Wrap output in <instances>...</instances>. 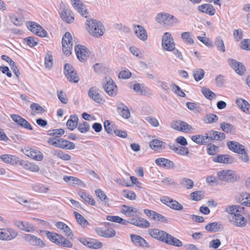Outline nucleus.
<instances>
[{
    "instance_id": "64",
    "label": "nucleus",
    "mask_w": 250,
    "mask_h": 250,
    "mask_svg": "<svg viewBox=\"0 0 250 250\" xmlns=\"http://www.w3.org/2000/svg\"><path fill=\"white\" fill-rule=\"evenodd\" d=\"M90 128L89 124L86 122L83 121L78 125V129L82 133L87 132Z\"/></svg>"
},
{
    "instance_id": "61",
    "label": "nucleus",
    "mask_w": 250,
    "mask_h": 250,
    "mask_svg": "<svg viewBox=\"0 0 250 250\" xmlns=\"http://www.w3.org/2000/svg\"><path fill=\"white\" fill-rule=\"evenodd\" d=\"M75 9L83 16L86 17L87 16V9L85 6L81 2L74 7Z\"/></svg>"
},
{
    "instance_id": "1",
    "label": "nucleus",
    "mask_w": 250,
    "mask_h": 250,
    "mask_svg": "<svg viewBox=\"0 0 250 250\" xmlns=\"http://www.w3.org/2000/svg\"><path fill=\"white\" fill-rule=\"evenodd\" d=\"M148 232L152 237L166 244L178 247L183 245L182 241L164 231L158 229H149Z\"/></svg>"
},
{
    "instance_id": "2",
    "label": "nucleus",
    "mask_w": 250,
    "mask_h": 250,
    "mask_svg": "<svg viewBox=\"0 0 250 250\" xmlns=\"http://www.w3.org/2000/svg\"><path fill=\"white\" fill-rule=\"evenodd\" d=\"M87 31L94 37L99 38L104 33L105 29L102 23L96 20H90L87 21Z\"/></svg>"
},
{
    "instance_id": "28",
    "label": "nucleus",
    "mask_w": 250,
    "mask_h": 250,
    "mask_svg": "<svg viewBox=\"0 0 250 250\" xmlns=\"http://www.w3.org/2000/svg\"><path fill=\"white\" fill-rule=\"evenodd\" d=\"M88 95L89 98L97 103L100 104L103 101L102 95L100 94L98 88L96 87L90 88Z\"/></svg>"
},
{
    "instance_id": "12",
    "label": "nucleus",
    "mask_w": 250,
    "mask_h": 250,
    "mask_svg": "<svg viewBox=\"0 0 250 250\" xmlns=\"http://www.w3.org/2000/svg\"><path fill=\"white\" fill-rule=\"evenodd\" d=\"M171 127L175 130L184 132H188L193 130L191 125L186 122L181 121L173 122L171 124Z\"/></svg>"
},
{
    "instance_id": "4",
    "label": "nucleus",
    "mask_w": 250,
    "mask_h": 250,
    "mask_svg": "<svg viewBox=\"0 0 250 250\" xmlns=\"http://www.w3.org/2000/svg\"><path fill=\"white\" fill-rule=\"evenodd\" d=\"M155 20L158 23L166 26H173L180 22V21L174 16L164 12L158 13Z\"/></svg>"
},
{
    "instance_id": "46",
    "label": "nucleus",
    "mask_w": 250,
    "mask_h": 250,
    "mask_svg": "<svg viewBox=\"0 0 250 250\" xmlns=\"http://www.w3.org/2000/svg\"><path fill=\"white\" fill-rule=\"evenodd\" d=\"M32 115L35 116L37 114H42L45 112V109L38 104L32 103L30 105Z\"/></svg>"
},
{
    "instance_id": "57",
    "label": "nucleus",
    "mask_w": 250,
    "mask_h": 250,
    "mask_svg": "<svg viewBox=\"0 0 250 250\" xmlns=\"http://www.w3.org/2000/svg\"><path fill=\"white\" fill-rule=\"evenodd\" d=\"M180 184L187 189H191L193 187V181L188 178H183L180 180Z\"/></svg>"
},
{
    "instance_id": "41",
    "label": "nucleus",
    "mask_w": 250,
    "mask_h": 250,
    "mask_svg": "<svg viewBox=\"0 0 250 250\" xmlns=\"http://www.w3.org/2000/svg\"><path fill=\"white\" fill-rule=\"evenodd\" d=\"M244 209V208L239 205H229L225 208V211L234 216L236 213L243 212Z\"/></svg>"
},
{
    "instance_id": "29",
    "label": "nucleus",
    "mask_w": 250,
    "mask_h": 250,
    "mask_svg": "<svg viewBox=\"0 0 250 250\" xmlns=\"http://www.w3.org/2000/svg\"><path fill=\"white\" fill-rule=\"evenodd\" d=\"M150 147L153 150L160 152L166 147V143L158 139H153L149 143Z\"/></svg>"
},
{
    "instance_id": "36",
    "label": "nucleus",
    "mask_w": 250,
    "mask_h": 250,
    "mask_svg": "<svg viewBox=\"0 0 250 250\" xmlns=\"http://www.w3.org/2000/svg\"><path fill=\"white\" fill-rule=\"evenodd\" d=\"M130 223L133 225L143 228H147L150 227V223L146 219L137 217L131 219Z\"/></svg>"
},
{
    "instance_id": "26",
    "label": "nucleus",
    "mask_w": 250,
    "mask_h": 250,
    "mask_svg": "<svg viewBox=\"0 0 250 250\" xmlns=\"http://www.w3.org/2000/svg\"><path fill=\"white\" fill-rule=\"evenodd\" d=\"M133 29L136 36L141 40L145 41L147 39V34L146 30L142 26L134 25Z\"/></svg>"
},
{
    "instance_id": "5",
    "label": "nucleus",
    "mask_w": 250,
    "mask_h": 250,
    "mask_svg": "<svg viewBox=\"0 0 250 250\" xmlns=\"http://www.w3.org/2000/svg\"><path fill=\"white\" fill-rule=\"evenodd\" d=\"M175 47V43L169 32L165 33L162 38V47L164 51L171 52Z\"/></svg>"
},
{
    "instance_id": "6",
    "label": "nucleus",
    "mask_w": 250,
    "mask_h": 250,
    "mask_svg": "<svg viewBox=\"0 0 250 250\" xmlns=\"http://www.w3.org/2000/svg\"><path fill=\"white\" fill-rule=\"evenodd\" d=\"M23 239L26 243L33 247L43 248L46 246L45 242L42 239L30 233L24 234Z\"/></svg>"
},
{
    "instance_id": "31",
    "label": "nucleus",
    "mask_w": 250,
    "mask_h": 250,
    "mask_svg": "<svg viewBox=\"0 0 250 250\" xmlns=\"http://www.w3.org/2000/svg\"><path fill=\"white\" fill-rule=\"evenodd\" d=\"M237 202L241 205L250 207V193L248 192H242L237 195L236 198Z\"/></svg>"
},
{
    "instance_id": "27",
    "label": "nucleus",
    "mask_w": 250,
    "mask_h": 250,
    "mask_svg": "<svg viewBox=\"0 0 250 250\" xmlns=\"http://www.w3.org/2000/svg\"><path fill=\"white\" fill-rule=\"evenodd\" d=\"M24 153L27 156L36 161H42L43 158L41 152L32 148L25 149Z\"/></svg>"
},
{
    "instance_id": "53",
    "label": "nucleus",
    "mask_w": 250,
    "mask_h": 250,
    "mask_svg": "<svg viewBox=\"0 0 250 250\" xmlns=\"http://www.w3.org/2000/svg\"><path fill=\"white\" fill-rule=\"evenodd\" d=\"M220 127L223 131L227 133H234L235 131L234 126L229 123L223 122L221 124Z\"/></svg>"
},
{
    "instance_id": "3",
    "label": "nucleus",
    "mask_w": 250,
    "mask_h": 250,
    "mask_svg": "<svg viewBox=\"0 0 250 250\" xmlns=\"http://www.w3.org/2000/svg\"><path fill=\"white\" fill-rule=\"evenodd\" d=\"M45 232L47 238L52 243L63 247H72V243L63 236L54 232L49 231Z\"/></svg>"
},
{
    "instance_id": "55",
    "label": "nucleus",
    "mask_w": 250,
    "mask_h": 250,
    "mask_svg": "<svg viewBox=\"0 0 250 250\" xmlns=\"http://www.w3.org/2000/svg\"><path fill=\"white\" fill-rule=\"evenodd\" d=\"M34 191L41 193H46L49 190L48 187H45L44 185L40 184H36L32 187Z\"/></svg>"
},
{
    "instance_id": "50",
    "label": "nucleus",
    "mask_w": 250,
    "mask_h": 250,
    "mask_svg": "<svg viewBox=\"0 0 250 250\" xmlns=\"http://www.w3.org/2000/svg\"><path fill=\"white\" fill-rule=\"evenodd\" d=\"M74 214L78 223L83 227L89 226L88 222L81 214L76 211H74Z\"/></svg>"
},
{
    "instance_id": "59",
    "label": "nucleus",
    "mask_w": 250,
    "mask_h": 250,
    "mask_svg": "<svg viewBox=\"0 0 250 250\" xmlns=\"http://www.w3.org/2000/svg\"><path fill=\"white\" fill-rule=\"evenodd\" d=\"M215 44L217 49L222 52L225 51V46L223 41L220 37H217L215 41Z\"/></svg>"
},
{
    "instance_id": "23",
    "label": "nucleus",
    "mask_w": 250,
    "mask_h": 250,
    "mask_svg": "<svg viewBox=\"0 0 250 250\" xmlns=\"http://www.w3.org/2000/svg\"><path fill=\"white\" fill-rule=\"evenodd\" d=\"M206 135L208 136V143L214 140H222L225 138L224 133L213 130L208 131Z\"/></svg>"
},
{
    "instance_id": "38",
    "label": "nucleus",
    "mask_w": 250,
    "mask_h": 250,
    "mask_svg": "<svg viewBox=\"0 0 250 250\" xmlns=\"http://www.w3.org/2000/svg\"><path fill=\"white\" fill-rule=\"evenodd\" d=\"M198 10L209 15H214L215 13V9L213 6L209 4H204L198 6Z\"/></svg>"
},
{
    "instance_id": "49",
    "label": "nucleus",
    "mask_w": 250,
    "mask_h": 250,
    "mask_svg": "<svg viewBox=\"0 0 250 250\" xmlns=\"http://www.w3.org/2000/svg\"><path fill=\"white\" fill-rule=\"evenodd\" d=\"M181 38L188 44H193L194 42L192 35L190 32H184L181 34Z\"/></svg>"
},
{
    "instance_id": "14",
    "label": "nucleus",
    "mask_w": 250,
    "mask_h": 250,
    "mask_svg": "<svg viewBox=\"0 0 250 250\" xmlns=\"http://www.w3.org/2000/svg\"><path fill=\"white\" fill-rule=\"evenodd\" d=\"M18 235V232L13 229L10 228L1 229V240L10 241L15 239Z\"/></svg>"
},
{
    "instance_id": "18",
    "label": "nucleus",
    "mask_w": 250,
    "mask_h": 250,
    "mask_svg": "<svg viewBox=\"0 0 250 250\" xmlns=\"http://www.w3.org/2000/svg\"><path fill=\"white\" fill-rule=\"evenodd\" d=\"M228 62L236 73L240 75L244 74L246 70L245 67L241 62L232 59H229Z\"/></svg>"
},
{
    "instance_id": "60",
    "label": "nucleus",
    "mask_w": 250,
    "mask_h": 250,
    "mask_svg": "<svg viewBox=\"0 0 250 250\" xmlns=\"http://www.w3.org/2000/svg\"><path fill=\"white\" fill-rule=\"evenodd\" d=\"M63 179L69 184H79L82 182L79 179L73 176H64Z\"/></svg>"
},
{
    "instance_id": "52",
    "label": "nucleus",
    "mask_w": 250,
    "mask_h": 250,
    "mask_svg": "<svg viewBox=\"0 0 250 250\" xmlns=\"http://www.w3.org/2000/svg\"><path fill=\"white\" fill-rule=\"evenodd\" d=\"M95 194L97 196V198L102 202L104 204H106L108 203L109 199L105 194L104 191L102 189L99 188L95 190Z\"/></svg>"
},
{
    "instance_id": "48",
    "label": "nucleus",
    "mask_w": 250,
    "mask_h": 250,
    "mask_svg": "<svg viewBox=\"0 0 250 250\" xmlns=\"http://www.w3.org/2000/svg\"><path fill=\"white\" fill-rule=\"evenodd\" d=\"M108 221L118 223L122 225H126L129 222L118 216L108 215L106 217Z\"/></svg>"
},
{
    "instance_id": "35",
    "label": "nucleus",
    "mask_w": 250,
    "mask_h": 250,
    "mask_svg": "<svg viewBox=\"0 0 250 250\" xmlns=\"http://www.w3.org/2000/svg\"><path fill=\"white\" fill-rule=\"evenodd\" d=\"M0 159L4 163L12 165L19 164L20 160L14 155L9 154H4L0 156Z\"/></svg>"
},
{
    "instance_id": "8",
    "label": "nucleus",
    "mask_w": 250,
    "mask_h": 250,
    "mask_svg": "<svg viewBox=\"0 0 250 250\" xmlns=\"http://www.w3.org/2000/svg\"><path fill=\"white\" fill-rule=\"evenodd\" d=\"M72 40L71 35L69 32H66L62 37V52L66 55H69L71 54L73 46Z\"/></svg>"
},
{
    "instance_id": "56",
    "label": "nucleus",
    "mask_w": 250,
    "mask_h": 250,
    "mask_svg": "<svg viewBox=\"0 0 250 250\" xmlns=\"http://www.w3.org/2000/svg\"><path fill=\"white\" fill-rule=\"evenodd\" d=\"M193 75L195 80L198 82L204 77L205 71L202 68H197L193 71Z\"/></svg>"
},
{
    "instance_id": "34",
    "label": "nucleus",
    "mask_w": 250,
    "mask_h": 250,
    "mask_svg": "<svg viewBox=\"0 0 250 250\" xmlns=\"http://www.w3.org/2000/svg\"><path fill=\"white\" fill-rule=\"evenodd\" d=\"M57 147L71 150L75 148V145L74 143L67 140L63 138H59Z\"/></svg>"
},
{
    "instance_id": "58",
    "label": "nucleus",
    "mask_w": 250,
    "mask_h": 250,
    "mask_svg": "<svg viewBox=\"0 0 250 250\" xmlns=\"http://www.w3.org/2000/svg\"><path fill=\"white\" fill-rule=\"evenodd\" d=\"M54 154L58 158L64 161H69L71 159V157L70 155L63 152L61 150L55 151Z\"/></svg>"
},
{
    "instance_id": "63",
    "label": "nucleus",
    "mask_w": 250,
    "mask_h": 250,
    "mask_svg": "<svg viewBox=\"0 0 250 250\" xmlns=\"http://www.w3.org/2000/svg\"><path fill=\"white\" fill-rule=\"evenodd\" d=\"M122 195L124 197L130 200H134L136 199L135 193L133 191L128 189L123 190Z\"/></svg>"
},
{
    "instance_id": "13",
    "label": "nucleus",
    "mask_w": 250,
    "mask_h": 250,
    "mask_svg": "<svg viewBox=\"0 0 250 250\" xmlns=\"http://www.w3.org/2000/svg\"><path fill=\"white\" fill-rule=\"evenodd\" d=\"M75 51L78 59L82 62L86 60L90 55L89 50L83 45H76Z\"/></svg>"
},
{
    "instance_id": "21",
    "label": "nucleus",
    "mask_w": 250,
    "mask_h": 250,
    "mask_svg": "<svg viewBox=\"0 0 250 250\" xmlns=\"http://www.w3.org/2000/svg\"><path fill=\"white\" fill-rule=\"evenodd\" d=\"M243 212H238L232 217L231 221L233 225L238 227H244L247 223V219L243 216Z\"/></svg>"
},
{
    "instance_id": "32",
    "label": "nucleus",
    "mask_w": 250,
    "mask_h": 250,
    "mask_svg": "<svg viewBox=\"0 0 250 250\" xmlns=\"http://www.w3.org/2000/svg\"><path fill=\"white\" fill-rule=\"evenodd\" d=\"M227 146L232 151L239 154L245 149V146L240 143L235 141H229L227 143Z\"/></svg>"
},
{
    "instance_id": "24",
    "label": "nucleus",
    "mask_w": 250,
    "mask_h": 250,
    "mask_svg": "<svg viewBox=\"0 0 250 250\" xmlns=\"http://www.w3.org/2000/svg\"><path fill=\"white\" fill-rule=\"evenodd\" d=\"M144 212L150 219L155 221L166 222L167 221L165 217L153 210L145 209Z\"/></svg>"
},
{
    "instance_id": "11",
    "label": "nucleus",
    "mask_w": 250,
    "mask_h": 250,
    "mask_svg": "<svg viewBox=\"0 0 250 250\" xmlns=\"http://www.w3.org/2000/svg\"><path fill=\"white\" fill-rule=\"evenodd\" d=\"M15 225L20 229L29 233H33L36 230L35 226L27 221L16 220Z\"/></svg>"
},
{
    "instance_id": "33",
    "label": "nucleus",
    "mask_w": 250,
    "mask_h": 250,
    "mask_svg": "<svg viewBox=\"0 0 250 250\" xmlns=\"http://www.w3.org/2000/svg\"><path fill=\"white\" fill-rule=\"evenodd\" d=\"M118 112L125 119H128L130 113L128 107L122 103H118L116 105Z\"/></svg>"
},
{
    "instance_id": "9",
    "label": "nucleus",
    "mask_w": 250,
    "mask_h": 250,
    "mask_svg": "<svg viewBox=\"0 0 250 250\" xmlns=\"http://www.w3.org/2000/svg\"><path fill=\"white\" fill-rule=\"evenodd\" d=\"M26 24L28 29L32 33L42 37L47 36V32L37 23L29 21L27 22Z\"/></svg>"
},
{
    "instance_id": "44",
    "label": "nucleus",
    "mask_w": 250,
    "mask_h": 250,
    "mask_svg": "<svg viewBox=\"0 0 250 250\" xmlns=\"http://www.w3.org/2000/svg\"><path fill=\"white\" fill-rule=\"evenodd\" d=\"M170 148L179 155L185 156L187 155L189 153V150L187 147L173 145Z\"/></svg>"
},
{
    "instance_id": "22",
    "label": "nucleus",
    "mask_w": 250,
    "mask_h": 250,
    "mask_svg": "<svg viewBox=\"0 0 250 250\" xmlns=\"http://www.w3.org/2000/svg\"><path fill=\"white\" fill-rule=\"evenodd\" d=\"M11 119L16 123L18 125L26 129L32 130V127L30 124L24 119L17 114H11Z\"/></svg>"
},
{
    "instance_id": "40",
    "label": "nucleus",
    "mask_w": 250,
    "mask_h": 250,
    "mask_svg": "<svg viewBox=\"0 0 250 250\" xmlns=\"http://www.w3.org/2000/svg\"><path fill=\"white\" fill-rule=\"evenodd\" d=\"M60 16L62 20L67 23L72 22L74 20L72 11L68 9L64 8L60 13Z\"/></svg>"
},
{
    "instance_id": "39",
    "label": "nucleus",
    "mask_w": 250,
    "mask_h": 250,
    "mask_svg": "<svg viewBox=\"0 0 250 250\" xmlns=\"http://www.w3.org/2000/svg\"><path fill=\"white\" fill-rule=\"evenodd\" d=\"M213 161L215 162L224 163V164H231L234 161V159L232 157L229 155H219L213 158Z\"/></svg>"
},
{
    "instance_id": "42",
    "label": "nucleus",
    "mask_w": 250,
    "mask_h": 250,
    "mask_svg": "<svg viewBox=\"0 0 250 250\" xmlns=\"http://www.w3.org/2000/svg\"><path fill=\"white\" fill-rule=\"evenodd\" d=\"M236 104L246 113H250V104L247 101L239 98L236 100Z\"/></svg>"
},
{
    "instance_id": "20",
    "label": "nucleus",
    "mask_w": 250,
    "mask_h": 250,
    "mask_svg": "<svg viewBox=\"0 0 250 250\" xmlns=\"http://www.w3.org/2000/svg\"><path fill=\"white\" fill-rule=\"evenodd\" d=\"M155 162L157 166L166 169H174L176 167L173 161L165 158H157L155 160Z\"/></svg>"
},
{
    "instance_id": "37",
    "label": "nucleus",
    "mask_w": 250,
    "mask_h": 250,
    "mask_svg": "<svg viewBox=\"0 0 250 250\" xmlns=\"http://www.w3.org/2000/svg\"><path fill=\"white\" fill-rule=\"evenodd\" d=\"M121 211L128 217H133L138 213L137 209L126 205H123L121 207Z\"/></svg>"
},
{
    "instance_id": "16",
    "label": "nucleus",
    "mask_w": 250,
    "mask_h": 250,
    "mask_svg": "<svg viewBox=\"0 0 250 250\" xmlns=\"http://www.w3.org/2000/svg\"><path fill=\"white\" fill-rule=\"evenodd\" d=\"M163 203L167 205L171 208L176 210H181L183 209V206L178 201L168 197H164L161 199Z\"/></svg>"
},
{
    "instance_id": "19",
    "label": "nucleus",
    "mask_w": 250,
    "mask_h": 250,
    "mask_svg": "<svg viewBox=\"0 0 250 250\" xmlns=\"http://www.w3.org/2000/svg\"><path fill=\"white\" fill-rule=\"evenodd\" d=\"M130 239L132 243L136 246L140 247L142 248H149L150 245L149 243L142 237L132 234L130 235Z\"/></svg>"
},
{
    "instance_id": "51",
    "label": "nucleus",
    "mask_w": 250,
    "mask_h": 250,
    "mask_svg": "<svg viewBox=\"0 0 250 250\" xmlns=\"http://www.w3.org/2000/svg\"><path fill=\"white\" fill-rule=\"evenodd\" d=\"M201 91L203 95L208 100H211L216 97V94L213 92L207 87H202Z\"/></svg>"
},
{
    "instance_id": "47",
    "label": "nucleus",
    "mask_w": 250,
    "mask_h": 250,
    "mask_svg": "<svg viewBox=\"0 0 250 250\" xmlns=\"http://www.w3.org/2000/svg\"><path fill=\"white\" fill-rule=\"evenodd\" d=\"M191 140L199 145H204L208 143V136L206 134L205 135H196L192 136Z\"/></svg>"
},
{
    "instance_id": "15",
    "label": "nucleus",
    "mask_w": 250,
    "mask_h": 250,
    "mask_svg": "<svg viewBox=\"0 0 250 250\" xmlns=\"http://www.w3.org/2000/svg\"><path fill=\"white\" fill-rule=\"evenodd\" d=\"M106 83L104 87L109 96H115L117 93V87L114 82L110 78H106Z\"/></svg>"
},
{
    "instance_id": "30",
    "label": "nucleus",
    "mask_w": 250,
    "mask_h": 250,
    "mask_svg": "<svg viewBox=\"0 0 250 250\" xmlns=\"http://www.w3.org/2000/svg\"><path fill=\"white\" fill-rule=\"evenodd\" d=\"M56 227L63 234L71 238L73 237V233L71 229L66 224L62 222H58L55 225Z\"/></svg>"
},
{
    "instance_id": "10",
    "label": "nucleus",
    "mask_w": 250,
    "mask_h": 250,
    "mask_svg": "<svg viewBox=\"0 0 250 250\" xmlns=\"http://www.w3.org/2000/svg\"><path fill=\"white\" fill-rule=\"evenodd\" d=\"M64 73L67 79L70 82L76 83L79 82V78L71 64H65L64 67Z\"/></svg>"
},
{
    "instance_id": "54",
    "label": "nucleus",
    "mask_w": 250,
    "mask_h": 250,
    "mask_svg": "<svg viewBox=\"0 0 250 250\" xmlns=\"http://www.w3.org/2000/svg\"><path fill=\"white\" fill-rule=\"evenodd\" d=\"M79 195L80 197L87 203L92 206H94L95 205V201L90 195L84 192H81Z\"/></svg>"
},
{
    "instance_id": "43",
    "label": "nucleus",
    "mask_w": 250,
    "mask_h": 250,
    "mask_svg": "<svg viewBox=\"0 0 250 250\" xmlns=\"http://www.w3.org/2000/svg\"><path fill=\"white\" fill-rule=\"evenodd\" d=\"M78 117L76 115H71L66 123L67 128L70 130H73L78 126Z\"/></svg>"
},
{
    "instance_id": "17",
    "label": "nucleus",
    "mask_w": 250,
    "mask_h": 250,
    "mask_svg": "<svg viewBox=\"0 0 250 250\" xmlns=\"http://www.w3.org/2000/svg\"><path fill=\"white\" fill-rule=\"evenodd\" d=\"M95 230L98 235L105 238L113 237L116 235V231L112 228L96 227L95 228Z\"/></svg>"
},
{
    "instance_id": "25",
    "label": "nucleus",
    "mask_w": 250,
    "mask_h": 250,
    "mask_svg": "<svg viewBox=\"0 0 250 250\" xmlns=\"http://www.w3.org/2000/svg\"><path fill=\"white\" fill-rule=\"evenodd\" d=\"M19 165L27 170L33 172H38L40 171L39 166L32 162L21 160L19 162Z\"/></svg>"
},
{
    "instance_id": "62",
    "label": "nucleus",
    "mask_w": 250,
    "mask_h": 250,
    "mask_svg": "<svg viewBox=\"0 0 250 250\" xmlns=\"http://www.w3.org/2000/svg\"><path fill=\"white\" fill-rule=\"evenodd\" d=\"M218 116L212 113L208 114L205 118L204 121L206 123L211 124L215 123L218 121Z\"/></svg>"
},
{
    "instance_id": "45",
    "label": "nucleus",
    "mask_w": 250,
    "mask_h": 250,
    "mask_svg": "<svg viewBox=\"0 0 250 250\" xmlns=\"http://www.w3.org/2000/svg\"><path fill=\"white\" fill-rule=\"evenodd\" d=\"M222 228V225L218 222H213L209 223L205 227L206 229L210 232L218 231Z\"/></svg>"
},
{
    "instance_id": "7",
    "label": "nucleus",
    "mask_w": 250,
    "mask_h": 250,
    "mask_svg": "<svg viewBox=\"0 0 250 250\" xmlns=\"http://www.w3.org/2000/svg\"><path fill=\"white\" fill-rule=\"evenodd\" d=\"M217 176L219 180L226 182H234L238 178L236 172L230 169L219 171L217 172Z\"/></svg>"
}]
</instances>
